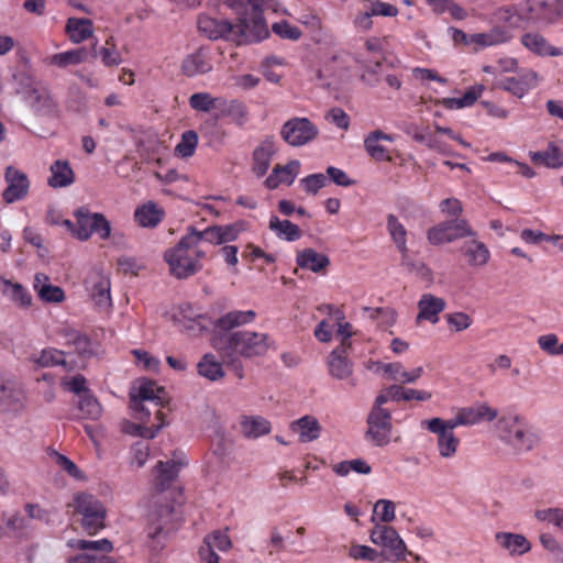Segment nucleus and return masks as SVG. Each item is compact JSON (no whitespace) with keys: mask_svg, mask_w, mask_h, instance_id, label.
<instances>
[{"mask_svg":"<svg viewBox=\"0 0 563 563\" xmlns=\"http://www.w3.org/2000/svg\"><path fill=\"white\" fill-rule=\"evenodd\" d=\"M210 343L219 355H238L251 360L265 356L274 341L267 333L238 330L229 335H211Z\"/></svg>","mask_w":563,"mask_h":563,"instance_id":"obj_1","label":"nucleus"},{"mask_svg":"<svg viewBox=\"0 0 563 563\" xmlns=\"http://www.w3.org/2000/svg\"><path fill=\"white\" fill-rule=\"evenodd\" d=\"M499 439L515 451L530 452L540 443L539 434L525 417L517 413L503 415L497 421Z\"/></svg>","mask_w":563,"mask_h":563,"instance_id":"obj_2","label":"nucleus"},{"mask_svg":"<svg viewBox=\"0 0 563 563\" xmlns=\"http://www.w3.org/2000/svg\"><path fill=\"white\" fill-rule=\"evenodd\" d=\"M196 245L187 234L164 252V261L169 267L170 275L177 279H187L198 274L203 265L198 258H194L191 250Z\"/></svg>","mask_w":563,"mask_h":563,"instance_id":"obj_3","label":"nucleus"},{"mask_svg":"<svg viewBox=\"0 0 563 563\" xmlns=\"http://www.w3.org/2000/svg\"><path fill=\"white\" fill-rule=\"evenodd\" d=\"M250 1V13L239 18L234 25L239 44L260 43L269 36V30L264 18V0Z\"/></svg>","mask_w":563,"mask_h":563,"instance_id":"obj_4","label":"nucleus"},{"mask_svg":"<svg viewBox=\"0 0 563 563\" xmlns=\"http://www.w3.org/2000/svg\"><path fill=\"white\" fill-rule=\"evenodd\" d=\"M74 507L81 515V527L88 534H96L106 527L107 510L93 495L80 493L75 497Z\"/></svg>","mask_w":563,"mask_h":563,"instance_id":"obj_5","label":"nucleus"},{"mask_svg":"<svg viewBox=\"0 0 563 563\" xmlns=\"http://www.w3.org/2000/svg\"><path fill=\"white\" fill-rule=\"evenodd\" d=\"M369 539L383 548L380 552L385 554L387 562L397 563L405 560L407 545L395 528L375 523L369 531Z\"/></svg>","mask_w":563,"mask_h":563,"instance_id":"obj_6","label":"nucleus"},{"mask_svg":"<svg viewBox=\"0 0 563 563\" xmlns=\"http://www.w3.org/2000/svg\"><path fill=\"white\" fill-rule=\"evenodd\" d=\"M468 236H476V232L471 228L466 219L445 220L427 231L429 243L435 246Z\"/></svg>","mask_w":563,"mask_h":563,"instance_id":"obj_7","label":"nucleus"},{"mask_svg":"<svg viewBox=\"0 0 563 563\" xmlns=\"http://www.w3.org/2000/svg\"><path fill=\"white\" fill-rule=\"evenodd\" d=\"M319 130L308 118L295 117L287 120L280 130L283 140L290 146L299 147L317 137Z\"/></svg>","mask_w":563,"mask_h":563,"instance_id":"obj_8","label":"nucleus"},{"mask_svg":"<svg viewBox=\"0 0 563 563\" xmlns=\"http://www.w3.org/2000/svg\"><path fill=\"white\" fill-rule=\"evenodd\" d=\"M365 438L375 446H386L390 442L393 416L390 410H369Z\"/></svg>","mask_w":563,"mask_h":563,"instance_id":"obj_9","label":"nucleus"},{"mask_svg":"<svg viewBox=\"0 0 563 563\" xmlns=\"http://www.w3.org/2000/svg\"><path fill=\"white\" fill-rule=\"evenodd\" d=\"M528 22L541 26L556 23L563 16V0H525Z\"/></svg>","mask_w":563,"mask_h":563,"instance_id":"obj_10","label":"nucleus"},{"mask_svg":"<svg viewBox=\"0 0 563 563\" xmlns=\"http://www.w3.org/2000/svg\"><path fill=\"white\" fill-rule=\"evenodd\" d=\"M4 180L8 184L2 192V199L5 203L20 201L27 196L30 180L24 172L13 166H8L4 170Z\"/></svg>","mask_w":563,"mask_h":563,"instance_id":"obj_11","label":"nucleus"},{"mask_svg":"<svg viewBox=\"0 0 563 563\" xmlns=\"http://www.w3.org/2000/svg\"><path fill=\"white\" fill-rule=\"evenodd\" d=\"M421 428H424L438 435V450L440 456L449 459L456 453L460 440L454 435V432L445 430L442 418L435 417L422 420Z\"/></svg>","mask_w":563,"mask_h":563,"instance_id":"obj_12","label":"nucleus"},{"mask_svg":"<svg viewBox=\"0 0 563 563\" xmlns=\"http://www.w3.org/2000/svg\"><path fill=\"white\" fill-rule=\"evenodd\" d=\"M212 69L211 51L208 46H200L188 54L181 62V73L189 78L208 74Z\"/></svg>","mask_w":563,"mask_h":563,"instance_id":"obj_13","label":"nucleus"},{"mask_svg":"<svg viewBox=\"0 0 563 563\" xmlns=\"http://www.w3.org/2000/svg\"><path fill=\"white\" fill-rule=\"evenodd\" d=\"M60 335L64 344L73 347L74 352L81 361L90 360L97 355V344L92 342L89 335L74 328H63Z\"/></svg>","mask_w":563,"mask_h":563,"instance_id":"obj_14","label":"nucleus"},{"mask_svg":"<svg viewBox=\"0 0 563 563\" xmlns=\"http://www.w3.org/2000/svg\"><path fill=\"white\" fill-rule=\"evenodd\" d=\"M254 310H232L214 320L212 335H229L235 328L246 325L255 320Z\"/></svg>","mask_w":563,"mask_h":563,"instance_id":"obj_15","label":"nucleus"},{"mask_svg":"<svg viewBox=\"0 0 563 563\" xmlns=\"http://www.w3.org/2000/svg\"><path fill=\"white\" fill-rule=\"evenodd\" d=\"M23 100L36 115L54 117L58 112V104L47 86L31 90V93Z\"/></svg>","mask_w":563,"mask_h":563,"instance_id":"obj_16","label":"nucleus"},{"mask_svg":"<svg viewBox=\"0 0 563 563\" xmlns=\"http://www.w3.org/2000/svg\"><path fill=\"white\" fill-rule=\"evenodd\" d=\"M25 393L12 382L0 380V412H21L24 408Z\"/></svg>","mask_w":563,"mask_h":563,"instance_id":"obj_17","label":"nucleus"},{"mask_svg":"<svg viewBox=\"0 0 563 563\" xmlns=\"http://www.w3.org/2000/svg\"><path fill=\"white\" fill-rule=\"evenodd\" d=\"M275 139L266 136L252 153V172L258 177L267 174L273 156L276 154Z\"/></svg>","mask_w":563,"mask_h":563,"instance_id":"obj_18","label":"nucleus"},{"mask_svg":"<svg viewBox=\"0 0 563 563\" xmlns=\"http://www.w3.org/2000/svg\"><path fill=\"white\" fill-rule=\"evenodd\" d=\"M197 26L199 32L211 41L228 38V35L234 30V24L231 21L211 18L207 14L198 16Z\"/></svg>","mask_w":563,"mask_h":563,"instance_id":"obj_19","label":"nucleus"},{"mask_svg":"<svg viewBox=\"0 0 563 563\" xmlns=\"http://www.w3.org/2000/svg\"><path fill=\"white\" fill-rule=\"evenodd\" d=\"M165 522L157 512H151L147 517V523L144 528L145 543L153 552H159L164 548L166 533L164 531Z\"/></svg>","mask_w":563,"mask_h":563,"instance_id":"obj_20","label":"nucleus"},{"mask_svg":"<svg viewBox=\"0 0 563 563\" xmlns=\"http://www.w3.org/2000/svg\"><path fill=\"white\" fill-rule=\"evenodd\" d=\"M300 168V162L297 159H292L288 162L286 165H276L272 173L266 177L264 185L267 189L274 190L280 184H286L287 186L292 185L295 181Z\"/></svg>","mask_w":563,"mask_h":563,"instance_id":"obj_21","label":"nucleus"},{"mask_svg":"<svg viewBox=\"0 0 563 563\" xmlns=\"http://www.w3.org/2000/svg\"><path fill=\"white\" fill-rule=\"evenodd\" d=\"M520 43L531 53L538 56H562L563 49L560 47L552 46L548 43L547 38L540 33L528 32L521 35Z\"/></svg>","mask_w":563,"mask_h":563,"instance_id":"obj_22","label":"nucleus"},{"mask_svg":"<svg viewBox=\"0 0 563 563\" xmlns=\"http://www.w3.org/2000/svg\"><path fill=\"white\" fill-rule=\"evenodd\" d=\"M33 288L43 302L59 303L65 299V292L63 288L53 285L49 280V277L44 273L35 274Z\"/></svg>","mask_w":563,"mask_h":563,"instance_id":"obj_23","label":"nucleus"},{"mask_svg":"<svg viewBox=\"0 0 563 563\" xmlns=\"http://www.w3.org/2000/svg\"><path fill=\"white\" fill-rule=\"evenodd\" d=\"M165 218V211L156 202L150 200L134 211V221L146 229L156 228Z\"/></svg>","mask_w":563,"mask_h":563,"instance_id":"obj_24","label":"nucleus"},{"mask_svg":"<svg viewBox=\"0 0 563 563\" xmlns=\"http://www.w3.org/2000/svg\"><path fill=\"white\" fill-rule=\"evenodd\" d=\"M329 373L332 377L343 380L353 373V363L346 355L345 346L336 347L328 356Z\"/></svg>","mask_w":563,"mask_h":563,"instance_id":"obj_25","label":"nucleus"},{"mask_svg":"<svg viewBox=\"0 0 563 563\" xmlns=\"http://www.w3.org/2000/svg\"><path fill=\"white\" fill-rule=\"evenodd\" d=\"M90 297L99 307L111 306V283L109 277L102 274H92L88 279Z\"/></svg>","mask_w":563,"mask_h":563,"instance_id":"obj_26","label":"nucleus"},{"mask_svg":"<svg viewBox=\"0 0 563 563\" xmlns=\"http://www.w3.org/2000/svg\"><path fill=\"white\" fill-rule=\"evenodd\" d=\"M495 19L508 25L511 29H520L523 22H528V11L526 2L514 5H504L498 8L494 13Z\"/></svg>","mask_w":563,"mask_h":563,"instance_id":"obj_27","label":"nucleus"},{"mask_svg":"<svg viewBox=\"0 0 563 563\" xmlns=\"http://www.w3.org/2000/svg\"><path fill=\"white\" fill-rule=\"evenodd\" d=\"M186 464V462L175 460L158 461L155 465L156 485L158 490L164 492L168 489L178 477L181 467Z\"/></svg>","mask_w":563,"mask_h":563,"instance_id":"obj_28","label":"nucleus"},{"mask_svg":"<svg viewBox=\"0 0 563 563\" xmlns=\"http://www.w3.org/2000/svg\"><path fill=\"white\" fill-rule=\"evenodd\" d=\"M379 141L394 142V135L387 134L382 130H374L364 137V148L366 153L376 162L389 161L387 148Z\"/></svg>","mask_w":563,"mask_h":563,"instance_id":"obj_29","label":"nucleus"},{"mask_svg":"<svg viewBox=\"0 0 563 563\" xmlns=\"http://www.w3.org/2000/svg\"><path fill=\"white\" fill-rule=\"evenodd\" d=\"M290 430L299 434L300 443L316 441L321 435V426L313 416L306 415L290 423Z\"/></svg>","mask_w":563,"mask_h":563,"instance_id":"obj_30","label":"nucleus"},{"mask_svg":"<svg viewBox=\"0 0 563 563\" xmlns=\"http://www.w3.org/2000/svg\"><path fill=\"white\" fill-rule=\"evenodd\" d=\"M460 251L472 267L485 266L490 260V251L486 244L476 239L464 242Z\"/></svg>","mask_w":563,"mask_h":563,"instance_id":"obj_31","label":"nucleus"},{"mask_svg":"<svg viewBox=\"0 0 563 563\" xmlns=\"http://www.w3.org/2000/svg\"><path fill=\"white\" fill-rule=\"evenodd\" d=\"M419 313L417 320H427L432 324L439 321V313L445 308L444 299L431 294H423L418 302Z\"/></svg>","mask_w":563,"mask_h":563,"instance_id":"obj_32","label":"nucleus"},{"mask_svg":"<svg viewBox=\"0 0 563 563\" xmlns=\"http://www.w3.org/2000/svg\"><path fill=\"white\" fill-rule=\"evenodd\" d=\"M0 283L3 284L2 295L15 306L27 309L32 305V295L29 289L20 283H14L0 276Z\"/></svg>","mask_w":563,"mask_h":563,"instance_id":"obj_33","label":"nucleus"},{"mask_svg":"<svg viewBox=\"0 0 563 563\" xmlns=\"http://www.w3.org/2000/svg\"><path fill=\"white\" fill-rule=\"evenodd\" d=\"M296 263L301 269L319 273L330 265V258L312 247H307L297 253Z\"/></svg>","mask_w":563,"mask_h":563,"instance_id":"obj_34","label":"nucleus"},{"mask_svg":"<svg viewBox=\"0 0 563 563\" xmlns=\"http://www.w3.org/2000/svg\"><path fill=\"white\" fill-rule=\"evenodd\" d=\"M89 62V52L85 46L56 53L45 59L47 65H54L58 68H66L71 65H79Z\"/></svg>","mask_w":563,"mask_h":563,"instance_id":"obj_35","label":"nucleus"},{"mask_svg":"<svg viewBox=\"0 0 563 563\" xmlns=\"http://www.w3.org/2000/svg\"><path fill=\"white\" fill-rule=\"evenodd\" d=\"M47 184L52 188H64L75 181V174L68 161L57 159L51 165Z\"/></svg>","mask_w":563,"mask_h":563,"instance_id":"obj_36","label":"nucleus"},{"mask_svg":"<svg viewBox=\"0 0 563 563\" xmlns=\"http://www.w3.org/2000/svg\"><path fill=\"white\" fill-rule=\"evenodd\" d=\"M495 539L510 555H523L531 550V544L523 534L497 532Z\"/></svg>","mask_w":563,"mask_h":563,"instance_id":"obj_37","label":"nucleus"},{"mask_svg":"<svg viewBox=\"0 0 563 563\" xmlns=\"http://www.w3.org/2000/svg\"><path fill=\"white\" fill-rule=\"evenodd\" d=\"M530 158L551 169H559L563 166V152L554 142H549L543 151L530 152Z\"/></svg>","mask_w":563,"mask_h":563,"instance_id":"obj_38","label":"nucleus"},{"mask_svg":"<svg viewBox=\"0 0 563 563\" xmlns=\"http://www.w3.org/2000/svg\"><path fill=\"white\" fill-rule=\"evenodd\" d=\"M386 228L390 235L391 241L395 243L397 250L402 255V263L406 265H409V263L406 262V256H407V252H408L407 229L399 221V219L393 213H389L386 218Z\"/></svg>","mask_w":563,"mask_h":563,"instance_id":"obj_39","label":"nucleus"},{"mask_svg":"<svg viewBox=\"0 0 563 563\" xmlns=\"http://www.w3.org/2000/svg\"><path fill=\"white\" fill-rule=\"evenodd\" d=\"M240 424L243 435L247 439L261 438L272 430L271 422L262 416H243Z\"/></svg>","mask_w":563,"mask_h":563,"instance_id":"obj_40","label":"nucleus"},{"mask_svg":"<svg viewBox=\"0 0 563 563\" xmlns=\"http://www.w3.org/2000/svg\"><path fill=\"white\" fill-rule=\"evenodd\" d=\"M511 37L510 32L500 26H494L488 32L470 35V40L482 48L507 43Z\"/></svg>","mask_w":563,"mask_h":563,"instance_id":"obj_41","label":"nucleus"},{"mask_svg":"<svg viewBox=\"0 0 563 563\" xmlns=\"http://www.w3.org/2000/svg\"><path fill=\"white\" fill-rule=\"evenodd\" d=\"M268 228L275 235L287 242H295L301 238L300 228L289 220H280L277 216L272 214Z\"/></svg>","mask_w":563,"mask_h":563,"instance_id":"obj_42","label":"nucleus"},{"mask_svg":"<svg viewBox=\"0 0 563 563\" xmlns=\"http://www.w3.org/2000/svg\"><path fill=\"white\" fill-rule=\"evenodd\" d=\"M65 354L66 353L64 351L57 350L55 347H45L38 353H33L30 356V362L40 368L65 366Z\"/></svg>","mask_w":563,"mask_h":563,"instance_id":"obj_43","label":"nucleus"},{"mask_svg":"<svg viewBox=\"0 0 563 563\" xmlns=\"http://www.w3.org/2000/svg\"><path fill=\"white\" fill-rule=\"evenodd\" d=\"M66 33L73 43H80L91 37L92 22L89 19L69 18L66 23Z\"/></svg>","mask_w":563,"mask_h":563,"instance_id":"obj_44","label":"nucleus"},{"mask_svg":"<svg viewBox=\"0 0 563 563\" xmlns=\"http://www.w3.org/2000/svg\"><path fill=\"white\" fill-rule=\"evenodd\" d=\"M197 372L200 376L210 382H217L224 376L222 363L217 361L216 355L206 353L197 364Z\"/></svg>","mask_w":563,"mask_h":563,"instance_id":"obj_45","label":"nucleus"},{"mask_svg":"<svg viewBox=\"0 0 563 563\" xmlns=\"http://www.w3.org/2000/svg\"><path fill=\"white\" fill-rule=\"evenodd\" d=\"M484 91L483 85H474L466 89L461 97L444 98L442 103L446 109H463L473 106Z\"/></svg>","mask_w":563,"mask_h":563,"instance_id":"obj_46","label":"nucleus"},{"mask_svg":"<svg viewBox=\"0 0 563 563\" xmlns=\"http://www.w3.org/2000/svg\"><path fill=\"white\" fill-rule=\"evenodd\" d=\"M89 60L100 58L106 67L119 66L122 63L121 54L114 47L99 45L96 41L88 48Z\"/></svg>","mask_w":563,"mask_h":563,"instance_id":"obj_47","label":"nucleus"},{"mask_svg":"<svg viewBox=\"0 0 563 563\" xmlns=\"http://www.w3.org/2000/svg\"><path fill=\"white\" fill-rule=\"evenodd\" d=\"M196 247L200 242H207L212 245H222L221 235H220V225H209L202 231H198L195 227H189L186 233Z\"/></svg>","mask_w":563,"mask_h":563,"instance_id":"obj_48","label":"nucleus"},{"mask_svg":"<svg viewBox=\"0 0 563 563\" xmlns=\"http://www.w3.org/2000/svg\"><path fill=\"white\" fill-rule=\"evenodd\" d=\"M198 145V134L195 130H187L181 134L180 141L175 146V155L180 158L191 157Z\"/></svg>","mask_w":563,"mask_h":563,"instance_id":"obj_49","label":"nucleus"},{"mask_svg":"<svg viewBox=\"0 0 563 563\" xmlns=\"http://www.w3.org/2000/svg\"><path fill=\"white\" fill-rule=\"evenodd\" d=\"M90 222V227L84 234L87 240H89L92 234H97L101 240H108L110 238L111 223L103 213L95 212V217Z\"/></svg>","mask_w":563,"mask_h":563,"instance_id":"obj_50","label":"nucleus"},{"mask_svg":"<svg viewBox=\"0 0 563 563\" xmlns=\"http://www.w3.org/2000/svg\"><path fill=\"white\" fill-rule=\"evenodd\" d=\"M130 398L141 399V401H151L155 405H162V398L154 390V382L148 378H142L134 391L130 393Z\"/></svg>","mask_w":563,"mask_h":563,"instance_id":"obj_51","label":"nucleus"},{"mask_svg":"<svg viewBox=\"0 0 563 563\" xmlns=\"http://www.w3.org/2000/svg\"><path fill=\"white\" fill-rule=\"evenodd\" d=\"M78 408L85 418L96 420L100 418L102 408L91 391L79 397Z\"/></svg>","mask_w":563,"mask_h":563,"instance_id":"obj_52","label":"nucleus"},{"mask_svg":"<svg viewBox=\"0 0 563 563\" xmlns=\"http://www.w3.org/2000/svg\"><path fill=\"white\" fill-rule=\"evenodd\" d=\"M395 510L396 506L394 501L389 499H378L374 505L371 521L377 523L376 519H378L380 522H391L396 517Z\"/></svg>","mask_w":563,"mask_h":563,"instance_id":"obj_53","label":"nucleus"},{"mask_svg":"<svg viewBox=\"0 0 563 563\" xmlns=\"http://www.w3.org/2000/svg\"><path fill=\"white\" fill-rule=\"evenodd\" d=\"M349 556L354 560H364L373 563H384L387 562L385 560V554L376 551L375 549L364 545L357 544L350 548Z\"/></svg>","mask_w":563,"mask_h":563,"instance_id":"obj_54","label":"nucleus"},{"mask_svg":"<svg viewBox=\"0 0 563 563\" xmlns=\"http://www.w3.org/2000/svg\"><path fill=\"white\" fill-rule=\"evenodd\" d=\"M364 311L372 320L378 321L379 325L390 327L396 322V310L390 307H365Z\"/></svg>","mask_w":563,"mask_h":563,"instance_id":"obj_55","label":"nucleus"},{"mask_svg":"<svg viewBox=\"0 0 563 563\" xmlns=\"http://www.w3.org/2000/svg\"><path fill=\"white\" fill-rule=\"evenodd\" d=\"M366 3V9L372 16L395 18L399 13V9L391 3L383 2L380 0H363Z\"/></svg>","mask_w":563,"mask_h":563,"instance_id":"obj_56","label":"nucleus"},{"mask_svg":"<svg viewBox=\"0 0 563 563\" xmlns=\"http://www.w3.org/2000/svg\"><path fill=\"white\" fill-rule=\"evenodd\" d=\"M328 185V177L322 173L307 175L300 179V186L307 195L316 196Z\"/></svg>","mask_w":563,"mask_h":563,"instance_id":"obj_57","label":"nucleus"},{"mask_svg":"<svg viewBox=\"0 0 563 563\" xmlns=\"http://www.w3.org/2000/svg\"><path fill=\"white\" fill-rule=\"evenodd\" d=\"M69 547L76 548L82 551L86 550H96L100 551L102 553H109L112 551L113 545L112 542L109 539H100L96 541L90 540H70L68 542Z\"/></svg>","mask_w":563,"mask_h":563,"instance_id":"obj_58","label":"nucleus"},{"mask_svg":"<svg viewBox=\"0 0 563 563\" xmlns=\"http://www.w3.org/2000/svg\"><path fill=\"white\" fill-rule=\"evenodd\" d=\"M74 216L77 220V230L75 232V238L79 241H87V238L84 236L85 231L90 227V221L95 217V212H90V210L86 207H79L75 210Z\"/></svg>","mask_w":563,"mask_h":563,"instance_id":"obj_59","label":"nucleus"},{"mask_svg":"<svg viewBox=\"0 0 563 563\" xmlns=\"http://www.w3.org/2000/svg\"><path fill=\"white\" fill-rule=\"evenodd\" d=\"M272 31L283 40L298 41L302 35L301 30L287 20L273 23Z\"/></svg>","mask_w":563,"mask_h":563,"instance_id":"obj_60","label":"nucleus"},{"mask_svg":"<svg viewBox=\"0 0 563 563\" xmlns=\"http://www.w3.org/2000/svg\"><path fill=\"white\" fill-rule=\"evenodd\" d=\"M203 543L213 550L228 551L232 547L230 537L225 531L217 530L205 537Z\"/></svg>","mask_w":563,"mask_h":563,"instance_id":"obj_61","label":"nucleus"},{"mask_svg":"<svg viewBox=\"0 0 563 563\" xmlns=\"http://www.w3.org/2000/svg\"><path fill=\"white\" fill-rule=\"evenodd\" d=\"M214 104V97L209 92H195L189 97V106L199 112H210Z\"/></svg>","mask_w":563,"mask_h":563,"instance_id":"obj_62","label":"nucleus"},{"mask_svg":"<svg viewBox=\"0 0 563 563\" xmlns=\"http://www.w3.org/2000/svg\"><path fill=\"white\" fill-rule=\"evenodd\" d=\"M539 521L548 522L563 530V508H547L536 511Z\"/></svg>","mask_w":563,"mask_h":563,"instance_id":"obj_63","label":"nucleus"},{"mask_svg":"<svg viewBox=\"0 0 563 563\" xmlns=\"http://www.w3.org/2000/svg\"><path fill=\"white\" fill-rule=\"evenodd\" d=\"M498 87L510 92L517 98H522L529 92V87L519 81L517 77H505L499 80Z\"/></svg>","mask_w":563,"mask_h":563,"instance_id":"obj_64","label":"nucleus"}]
</instances>
